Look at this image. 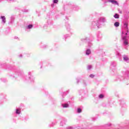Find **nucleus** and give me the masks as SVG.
<instances>
[{"label": "nucleus", "mask_w": 129, "mask_h": 129, "mask_svg": "<svg viewBox=\"0 0 129 129\" xmlns=\"http://www.w3.org/2000/svg\"><path fill=\"white\" fill-rule=\"evenodd\" d=\"M111 3H114L115 4H117V2L116 1H111Z\"/></svg>", "instance_id": "nucleus-14"}, {"label": "nucleus", "mask_w": 129, "mask_h": 129, "mask_svg": "<svg viewBox=\"0 0 129 129\" xmlns=\"http://www.w3.org/2000/svg\"><path fill=\"white\" fill-rule=\"evenodd\" d=\"M104 97V95H102V94H101V95H99V98H103V97Z\"/></svg>", "instance_id": "nucleus-9"}, {"label": "nucleus", "mask_w": 129, "mask_h": 129, "mask_svg": "<svg viewBox=\"0 0 129 129\" xmlns=\"http://www.w3.org/2000/svg\"><path fill=\"white\" fill-rule=\"evenodd\" d=\"M124 44H125V45H128V41L127 40H125L124 41Z\"/></svg>", "instance_id": "nucleus-8"}, {"label": "nucleus", "mask_w": 129, "mask_h": 129, "mask_svg": "<svg viewBox=\"0 0 129 129\" xmlns=\"http://www.w3.org/2000/svg\"><path fill=\"white\" fill-rule=\"evenodd\" d=\"M114 26H115L116 27H118L119 26V23L118 22H116L115 24H114Z\"/></svg>", "instance_id": "nucleus-1"}, {"label": "nucleus", "mask_w": 129, "mask_h": 129, "mask_svg": "<svg viewBox=\"0 0 129 129\" xmlns=\"http://www.w3.org/2000/svg\"><path fill=\"white\" fill-rule=\"evenodd\" d=\"M128 23H125L124 24V26H125V28H127Z\"/></svg>", "instance_id": "nucleus-12"}, {"label": "nucleus", "mask_w": 129, "mask_h": 129, "mask_svg": "<svg viewBox=\"0 0 129 129\" xmlns=\"http://www.w3.org/2000/svg\"><path fill=\"white\" fill-rule=\"evenodd\" d=\"M32 28H33V25H29L28 26V29H31Z\"/></svg>", "instance_id": "nucleus-7"}, {"label": "nucleus", "mask_w": 129, "mask_h": 129, "mask_svg": "<svg viewBox=\"0 0 129 129\" xmlns=\"http://www.w3.org/2000/svg\"><path fill=\"white\" fill-rule=\"evenodd\" d=\"M16 113L17 114H20L21 113L20 109H17L16 110Z\"/></svg>", "instance_id": "nucleus-6"}, {"label": "nucleus", "mask_w": 129, "mask_h": 129, "mask_svg": "<svg viewBox=\"0 0 129 129\" xmlns=\"http://www.w3.org/2000/svg\"><path fill=\"white\" fill-rule=\"evenodd\" d=\"M114 18H115V19H119V15L117 14H115V15H114Z\"/></svg>", "instance_id": "nucleus-2"}, {"label": "nucleus", "mask_w": 129, "mask_h": 129, "mask_svg": "<svg viewBox=\"0 0 129 129\" xmlns=\"http://www.w3.org/2000/svg\"><path fill=\"white\" fill-rule=\"evenodd\" d=\"M53 3L57 4L58 2V0H53Z\"/></svg>", "instance_id": "nucleus-10"}, {"label": "nucleus", "mask_w": 129, "mask_h": 129, "mask_svg": "<svg viewBox=\"0 0 129 129\" xmlns=\"http://www.w3.org/2000/svg\"><path fill=\"white\" fill-rule=\"evenodd\" d=\"M90 77L91 78H93L94 77V75H93V74H91L90 76Z\"/></svg>", "instance_id": "nucleus-13"}, {"label": "nucleus", "mask_w": 129, "mask_h": 129, "mask_svg": "<svg viewBox=\"0 0 129 129\" xmlns=\"http://www.w3.org/2000/svg\"><path fill=\"white\" fill-rule=\"evenodd\" d=\"M1 19H2L3 23H6V18L4 16L1 17Z\"/></svg>", "instance_id": "nucleus-5"}, {"label": "nucleus", "mask_w": 129, "mask_h": 129, "mask_svg": "<svg viewBox=\"0 0 129 129\" xmlns=\"http://www.w3.org/2000/svg\"><path fill=\"white\" fill-rule=\"evenodd\" d=\"M82 112V110L81 108L78 109V113H81Z\"/></svg>", "instance_id": "nucleus-11"}, {"label": "nucleus", "mask_w": 129, "mask_h": 129, "mask_svg": "<svg viewBox=\"0 0 129 129\" xmlns=\"http://www.w3.org/2000/svg\"><path fill=\"white\" fill-rule=\"evenodd\" d=\"M62 106L63 108H67L69 107V104H63L62 105Z\"/></svg>", "instance_id": "nucleus-4"}, {"label": "nucleus", "mask_w": 129, "mask_h": 129, "mask_svg": "<svg viewBox=\"0 0 129 129\" xmlns=\"http://www.w3.org/2000/svg\"><path fill=\"white\" fill-rule=\"evenodd\" d=\"M90 53H91V51H90V50H87L86 51V54L87 55L90 54Z\"/></svg>", "instance_id": "nucleus-3"}, {"label": "nucleus", "mask_w": 129, "mask_h": 129, "mask_svg": "<svg viewBox=\"0 0 129 129\" xmlns=\"http://www.w3.org/2000/svg\"><path fill=\"white\" fill-rule=\"evenodd\" d=\"M123 59H124V60H128V58H127V57H123Z\"/></svg>", "instance_id": "nucleus-15"}, {"label": "nucleus", "mask_w": 129, "mask_h": 129, "mask_svg": "<svg viewBox=\"0 0 129 129\" xmlns=\"http://www.w3.org/2000/svg\"><path fill=\"white\" fill-rule=\"evenodd\" d=\"M126 39V36L123 37V40H125Z\"/></svg>", "instance_id": "nucleus-16"}]
</instances>
